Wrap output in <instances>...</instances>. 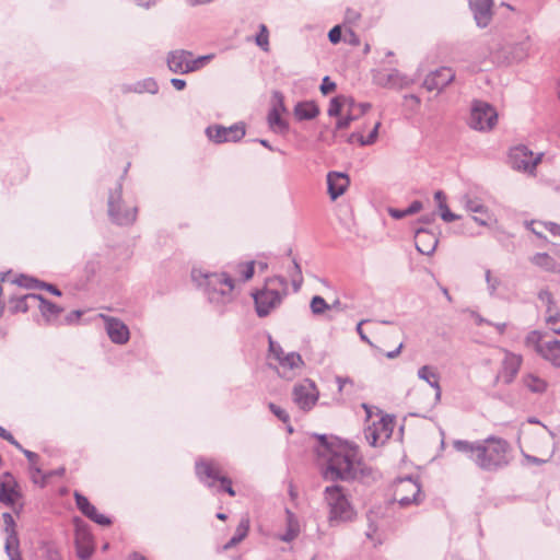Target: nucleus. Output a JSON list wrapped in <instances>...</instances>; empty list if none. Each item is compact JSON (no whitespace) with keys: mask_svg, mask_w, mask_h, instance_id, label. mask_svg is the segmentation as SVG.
Here are the masks:
<instances>
[{"mask_svg":"<svg viewBox=\"0 0 560 560\" xmlns=\"http://www.w3.org/2000/svg\"><path fill=\"white\" fill-rule=\"evenodd\" d=\"M205 132L207 138L215 144L238 142L246 135V126L242 121L235 122L229 127L211 125L206 128Z\"/></svg>","mask_w":560,"mask_h":560,"instance_id":"9","label":"nucleus"},{"mask_svg":"<svg viewBox=\"0 0 560 560\" xmlns=\"http://www.w3.org/2000/svg\"><path fill=\"white\" fill-rule=\"evenodd\" d=\"M39 556L42 560H63L59 548L54 542H43L39 547Z\"/></svg>","mask_w":560,"mask_h":560,"instance_id":"38","label":"nucleus"},{"mask_svg":"<svg viewBox=\"0 0 560 560\" xmlns=\"http://www.w3.org/2000/svg\"><path fill=\"white\" fill-rule=\"evenodd\" d=\"M268 408L271 411V413L275 417H277L280 421H282L283 423H289L290 416L287 412V410H284L283 408H281L280 406H278V405H276L273 402H269L268 404Z\"/></svg>","mask_w":560,"mask_h":560,"instance_id":"51","label":"nucleus"},{"mask_svg":"<svg viewBox=\"0 0 560 560\" xmlns=\"http://www.w3.org/2000/svg\"><path fill=\"white\" fill-rule=\"evenodd\" d=\"M42 295L35 293H27L22 295L12 296L10 299V308L13 313L27 312L31 308H36L40 304Z\"/></svg>","mask_w":560,"mask_h":560,"instance_id":"24","label":"nucleus"},{"mask_svg":"<svg viewBox=\"0 0 560 560\" xmlns=\"http://www.w3.org/2000/svg\"><path fill=\"white\" fill-rule=\"evenodd\" d=\"M74 500L77 508L83 515L93 506L89 499L78 491L74 492Z\"/></svg>","mask_w":560,"mask_h":560,"instance_id":"50","label":"nucleus"},{"mask_svg":"<svg viewBox=\"0 0 560 560\" xmlns=\"http://www.w3.org/2000/svg\"><path fill=\"white\" fill-rule=\"evenodd\" d=\"M107 214L112 223L120 226H129L137 220V206L128 205L122 198V184L117 182L109 190L107 198Z\"/></svg>","mask_w":560,"mask_h":560,"instance_id":"6","label":"nucleus"},{"mask_svg":"<svg viewBox=\"0 0 560 560\" xmlns=\"http://www.w3.org/2000/svg\"><path fill=\"white\" fill-rule=\"evenodd\" d=\"M420 492L421 487L417 480L411 477L400 479L396 489L397 501L400 506H408L411 503L418 504Z\"/></svg>","mask_w":560,"mask_h":560,"instance_id":"13","label":"nucleus"},{"mask_svg":"<svg viewBox=\"0 0 560 560\" xmlns=\"http://www.w3.org/2000/svg\"><path fill=\"white\" fill-rule=\"evenodd\" d=\"M293 114L300 121L312 120L319 115V107L314 101H302L295 104Z\"/></svg>","mask_w":560,"mask_h":560,"instance_id":"27","label":"nucleus"},{"mask_svg":"<svg viewBox=\"0 0 560 560\" xmlns=\"http://www.w3.org/2000/svg\"><path fill=\"white\" fill-rule=\"evenodd\" d=\"M463 207L472 213L482 214V218L472 217V221L481 226H487L492 218L488 207L478 198L472 197L470 194H465L460 198Z\"/></svg>","mask_w":560,"mask_h":560,"instance_id":"18","label":"nucleus"},{"mask_svg":"<svg viewBox=\"0 0 560 560\" xmlns=\"http://www.w3.org/2000/svg\"><path fill=\"white\" fill-rule=\"evenodd\" d=\"M394 424V418L389 415H385L372 425H378V432L383 436V441H387L392 436Z\"/></svg>","mask_w":560,"mask_h":560,"instance_id":"39","label":"nucleus"},{"mask_svg":"<svg viewBox=\"0 0 560 560\" xmlns=\"http://www.w3.org/2000/svg\"><path fill=\"white\" fill-rule=\"evenodd\" d=\"M249 530V520L242 518L240 524L236 527L234 535L231 539L224 545V549L229 550L238 545L248 534Z\"/></svg>","mask_w":560,"mask_h":560,"instance_id":"34","label":"nucleus"},{"mask_svg":"<svg viewBox=\"0 0 560 560\" xmlns=\"http://www.w3.org/2000/svg\"><path fill=\"white\" fill-rule=\"evenodd\" d=\"M191 279L203 289L211 303H225L231 299L234 281L226 273L205 272L194 268Z\"/></svg>","mask_w":560,"mask_h":560,"instance_id":"3","label":"nucleus"},{"mask_svg":"<svg viewBox=\"0 0 560 560\" xmlns=\"http://www.w3.org/2000/svg\"><path fill=\"white\" fill-rule=\"evenodd\" d=\"M2 520L5 532V553L10 560H23L19 551L20 540L15 530L16 525L12 514L9 512L3 513Z\"/></svg>","mask_w":560,"mask_h":560,"instance_id":"12","label":"nucleus"},{"mask_svg":"<svg viewBox=\"0 0 560 560\" xmlns=\"http://www.w3.org/2000/svg\"><path fill=\"white\" fill-rule=\"evenodd\" d=\"M81 315H82L81 311H73L66 316V323L73 324L80 319Z\"/></svg>","mask_w":560,"mask_h":560,"instance_id":"64","label":"nucleus"},{"mask_svg":"<svg viewBox=\"0 0 560 560\" xmlns=\"http://www.w3.org/2000/svg\"><path fill=\"white\" fill-rule=\"evenodd\" d=\"M254 273H255V261H249L246 264L245 269L243 271L244 280L252 279Z\"/></svg>","mask_w":560,"mask_h":560,"instance_id":"61","label":"nucleus"},{"mask_svg":"<svg viewBox=\"0 0 560 560\" xmlns=\"http://www.w3.org/2000/svg\"><path fill=\"white\" fill-rule=\"evenodd\" d=\"M84 516L101 526H109L112 524V520L108 516L98 513L94 505L85 513Z\"/></svg>","mask_w":560,"mask_h":560,"instance_id":"44","label":"nucleus"},{"mask_svg":"<svg viewBox=\"0 0 560 560\" xmlns=\"http://www.w3.org/2000/svg\"><path fill=\"white\" fill-rule=\"evenodd\" d=\"M75 549L81 560H89L94 552L92 535L84 529L78 528L75 532Z\"/></svg>","mask_w":560,"mask_h":560,"instance_id":"23","label":"nucleus"},{"mask_svg":"<svg viewBox=\"0 0 560 560\" xmlns=\"http://www.w3.org/2000/svg\"><path fill=\"white\" fill-rule=\"evenodd\" d=\"M343 109L342 95H337L330 100L327 113L330 117H338Z\"/></svg>","mask_w":560,"mask_h":560,"instance_id":"46","label":"nucleus"},{"mask_svg":"<svg viewBox=\"0 0 560 560\" xmlns=\"http://www.w3.org/2000/svg\"><path fill=\"white\" fill-rule=\"evenodd\" d=\"M365 439L369 444L374 447L386 442L383 441V436L378 432V425H370L365 430Z\"/></svg>","mask_w":560,"mask_h":560,"instance_id":"43","label":"nucleus"},{"mask_svg":"<svg viewBox=\"0 0 560 560\" xmlns=\"http://www.w3.org/2000/svg\"><path fill=\"white\" fill-rule=\"evenodd\" d=\"M455 78V73L451 68L442 67L429 75L423 81V86L428 91H442L446 88Z\"/></svg>","mask_w":560,"mask_h":560,"instance_id":"19","label":"nucleus"},{"mask_svg":"<svg viewBox=\"0 0 560 560\" xmlns=\"http://www.w3.org/2000/svg\"><path fill=\"white\" fill-rule=\"evenodd\" d=\"M523 384L526 388L535 394H541L547 388V382L533 373L526 374L523 377Z\"/></svg>","mask_w":560,"mask_h":560,"instance_id":"36","label":"nucleus"},{"mask_svg":"<svg viewBox=\"0 0 560 560\" xmlns=\"http://www.w3.org/2000/svg\"><path fill=\"white\" fill-rule=\"evenodd\" d=\"M342 104L347 113H354L358 106V103L352 97L345 95H342Z\"/></svg>","mask_w":560,"mask_h":560,"instance_id":"59","label":"nucleus"},{"mask_svg":"<svg viewBox=\"0 0 560 560\" xmlns=\"http://www.w3.org/2000/svg\"><path fill=\"white\" fill-rule=\"evenodd\" d=\"M453 446L466 454L480 469L497 471L509 464V443L500 438L489 436L483 441L455 440Z\"/></svg>","mask_w":560,"mask_h":560,"instance_id":"2","label":"nucleus"},{"mask_svg":"<svg viewBox=\"0 0 560 560\" xmlns=\"http://www.w3.org/2000/svg\"><path fill=\"white\" fill-rule=\"evenodd\" d=\"M288 282L282 276L268 279L262 290L253 294L256 313L259 317H266L272 310L281 304L287 294Z\"/></svg>","mask_w":560,"mask_h":560,"instance_id":"5","label":"nucleus"},{"mask_svg":"<svg viewBox=\"0 0 560 560\" xmlns=\"http://www.w3.org/2000/svg\"><path fill=\"white\" fill-rule=\"evenodd\" d=\"M359 118V115H355L354 113H347L346 116L338 119L336 122V129H346L350 126V124Z\"/></svg>","mask_w":560,"mask_h":560,"instance_id":"54","label":"nucleus"},{"mask_svg":"<svg viewBox=\"0 0 560 560\" xmlns=\"http://www.w3.org/2000/svg\"><path fill=\"white\" fill-rule=\"evenodd\" d=\"M122 92L125 93H150L156 94L159 92V85L153 78H145L143 80L137 81L132 84L124 85Z\"/></svg>","mask_w":560,"mask_h":560,"instance_id":"28","label":"nucleus"},{"mask_svg":"<svg viewBox=\"0 0 560 560\" xmlns=\"http://www.w3.org/2000/svg\"><path fill=\"white\" fill-rule=\"evenodd\" d=\"M336 83L331 81L329 77H324L319 90L324 95H328L336 90Z\"/></svg>","mask_w":560,"mask_h":560,"instance_id":"57","label":"nucleus"},{"mask_svg":"<svg viewBox=\"0 0 560 560\" xmlns=\"http://www.w3.org/2000/svg\"><path fill=\"white\" fill-rule=\"evenodd\" d=\"M530 261L546 271H556L557 268V261L547 253L535 254L530 257Z\"/></svg>","mask_w":560,"mask_h":560,"instance_id":"37","label":"nucleus"},{"mask_svg":"<svg viewBox=\"0 0 560 560\" xmlns=\"http://www.w3.org/2000/svg\"><path fill=\"white\" fill-rule=\"evenodd\" d=\"M342 36V30L340 25H335L329 32H328V39L331 44H338L341 40Z\"/></svg>","mask_w":560,"mask_h":560,"instance_id":"58","label":"nucleus"},{"mask_svg":"<svg viewBox=\"0 0 560 560\" xmlns=\"http://www.w3.org/2000/svg\"><path fill=\"white\" fill-rule=\"evenodd\" d=\"M214 58V55L213 54H209V55H205V56H199L197 58H192L191 57V61H190V69L195 71H198L200 70L201 68H203L207 63H209L212 59Z\"/></svg>","mask_w":560,"mask_h":560,"instance_id":"52","label":"nucleus"},{"mask_svg":"<svg viewBox=\"0 0 560 560\" xmlns=\"http://www.w3.org/2000/svg\"><path fill=\"white\" fill-rule=\"evenodd\" d=\"M418 377L427 382L435 390V400L441 399L442 389L439 383L440 376L430 365H423L418 370Z\"/></svg>","mask_w":560,"mask_h":560,"instance_id":"29","label":"nucleus"},{"mask_svg":"<svg viewBox=\"0 0 560 560\" xmlns=\"http://www.w3.org/2000/svg\"><path fill=\"white\" fill-rule=\"evenodd\" d=\"M498 114L487 102L475 101L471 105L469 126L476 130H490L497 124Z\"/></svg>","mask_w":560,"mask_h":560,"instance_id":"8","label":"nucleus"},{"mask_svg":"<svg viewBox=\"0 0 560 560\" xmlns=\"http://www.w3.org/2000/svg\"><path fill=\"white\" fill-rule=\"evenodd\" d=\"M415 244L420 254L431 256L439 244L438 234L427 228H418L415 231Z\"/></svg>","mask_w":560,"mask_h":560,"instance_id":"16","label":"nucleus"},{"mask_svg":"<svg viewBox=\"0 0 560 560\" xmlns=\"http://www.w3.org/2000/svg\"><path fill=\"white\" fill-rule=\"evenodd\" d=\"M40 283H43V281H39L36 278L28 277L25 275H21L20 277L11 281V284H18L19 287H23L26 289L40 288Z\"/></svg>","mask_w":560,"mask_h":560,"instance_id":"42","label":"nucleus"},{"mask_svg":"<svg viewBox=\"0 0 560 560\" xmlns=\"http://www.w3.org/2000/svg\"><path fill=\"white\" fill-rule=\"evenodd\" d=\"M291 282L293 285L294 291H299L303 283V276H302V269L300 264L296 261L295 258L292 260V268L288 271Z\"/></svg>","mask_w":560,"mask_h":560,"instance_id":"41","label":"nucleus"},{"mask_svg":"<svg viewBox=\"0 0 560 560\" xmlns=\"http://www.w3.org/2000/svg\"><path fill=\"white\" fill-rule=\"evenodd\" d=\"M270 109H276L278 113L287 112V107L284 104V96L281 92L273 91L272 96H271V108Z\"/></svg>","mask_w":560,"mask_h":560,"instance_id":"47","label":"nucleus"},{"mask_svg":"<svg viewBox=\"0 0 560 560\" xmlns=\"http://www.w3.org/2000/svg\"><path fill=\"white\" fill-rule=\"evenodd\" d=\"M350 184L349 176L341 172H329L327 174V188L331 200L342 196Z\"/></svg>","mask_w":560,"mask_h":560,"instance_id":"22","label":"nucleus"},{"mask_svg":"<svg viewBox=\"0 0 560 560\" xmlns=\"http://www.w3.org/2000/svg\"><path fill=\"white\" fill-rule=\"evenodd\" d=\"M42 302L40 304H37V307L40 313H42V316L44 317V319L46 320V323L50 324V323H54L58 319L60 313L63 311L62 307L56 305L55 303L44 299L42 296Z\"/></svg>","mask_w":560,"mask_h":560,"instance_id":"31","label":"nucleus"},{"mask_svg":"<svg viewBox=\"0 0 560 560\" xmlns=\"http://www.w3.org/2000/svg\"><path fill=\"white\" fill-rule=\"evenodd\" d=\"M282 113L276 109H269L267 120L269 127L278 133H285L289 131V124L281 117Z\"/></svg>","mask_w":560,"mask_h":560,"instance_id":"35","label":"nucleus"},{"mask_svg":"<svg viewBox=\"0 0 560 560\" xmlns=\"http://www.w3.org/2000/svg\"><path fill=\"white\" fill-rule=\"evenodd\" d=\"M319 393L310 378L294 385L292 390L293 402L303 411H310L317 402Z\"/></svg>","mask_w":560,"mask_h":560,"instance_id":"10","label":"nucleus"},{"mask_svg":"<svg viewBox=\"0 0 560 560\" xmlns=\"http://www.w3.org/2000/svg\"><path fill=\"white\" fill-rule=\"evenodd\" d=\"M336 382L338 384L339 392H343L348 385L352 387L354 384L350 377H341V376H337Z\"/></svg>","mask_w":560,"mask_h":560,"instance_id":"60","label":"nucleus"},{"mask_svg":"<svg viewBox=\"0 0 560 560\" xmlns=\"http://www.w3.org/2000/svg\"><path fill=\"white\" fill-rule=\"evenodd\" d=\"M310 308L313 315L319 316L325 314V312L331 310V306L325 301L323 296L314 295L311 299Z\"/></svg>","mask_w":560,"mask_h":560,"instance_id":"40","label":"nucleus"},{"mask_svg":"<svg viewBox=\"0 0 560 560\" xmlns=\"http://www.w3.org/2000/svg\"><path fill=\"white\" fill-rule=\"evenodd\" d=\"M522 364V357L512 352H506L503 360L502 377L506 384L514 381Z\"/></svg>","mask_w":560,"mask_h":560,"instance_id":"26","label":"nucleus"},{"mask_svg":"<svg viewBox=\"0 0 560 560\" xmlns=\"http://www.w3.org/2000/svg\"><path fill=\"white\" fill-rule=\"evenodd\" d=\"M536 351L553 365L560 366V340L552 339L538 342L536 345Z\"/></svg>","mask_w":560,"mask_h":560,"instance_id":"25","label":"nucleus"},{"mask_svg":"<svg viewBox=\"0 0 560 560\" xmlns=\"http://www.w3.org/2000/svg\"><path fill=\"white\" fill-rule=\"evenodd\" d=\"M552 235L560 236V225L555 222L541 223Z\"/></svg>","mask_w":560,"mask_h":560,"instance_id":"62","label":"nucleus"},{"mask_svg":"<svg viewBox=\"0 0 560 560\" xmlns=\"http://www.w3.org/2000/svg\"><path fill=\"white\" fill-rule=\"evenodd\" d=\"M100 316L104 320L106 334L112 342L125 345L129 341L130 331L122 320L104 314Z\"/></svg>","mask_w":560,"mask_h":560,"instance_id":"14","label":"nucleus"},{"mask_svg":"<svg viewBox=\"0 0 560 560\" xmlns=\"http://www.w3.org/2000/svg\"><path fill=\"white\" fill-rule=\"evenodd\" d=\"M366 322H369V320L368 319H362L361 322L358 323V325H357V332L359 334V336H360L362 341L369 343L370 346H373L371 340L368 338V336L362 330V325L365 324Z\"/></svg>","mask_w":560,"mask_h":560,"instance_id":"63","label":"nucleus"},{"mask_svg":"<svg viewBox=\"0 0 560 560\" xmlns=\"http://www.w3.org/2000/svg\"><path fill=\"white\" fill-rule=\"evenodd\" d=\"M278 364L279 376L291 380L295 375L294 371L301 369L304 362L298 352H289L278 361Z\"/></svg>","mask_w":560,"mask_h":560,"instance_id":"21","label":"nucleus"},{"mask_svg":"<svg viewBox=\"0 0 560 560\" xmlns=\"http://www.w3.org/2000/svg\"><path fill=\"white\" fill-rule=\"evenodd\" d=\"M318 445L316 453L326 459L323 469V478L327 481H361L372 475V469L366 467L357 456V452L341 445L325 434H317Z\"/></svg>","mask_w":560,"mask_h":560,"instance_id":"1","label":"nucleus"},{"mask_svg":"<svg viewBox=\"0 0 560 560\" xmlns=\"http://www.w3.org/2000/svg\"><path fill=\"white\" fill-rule=\"evenodd\" d=\"M469 7L479 27H487L492 19L493 0H469Z\"/></svg>","mask_w":560,"mask_h":560,"instance_id":"20","label":"nucleus"},{"mask_svg":"<svg viewBox=\"0 0 560 560\" xmlns=\"http://www.w3.org/2000/svg\"><path fill=\"white\" fill-rule=\"evenodd\" d=\"M255 43L264 51L269 50V32L265 24L259 25V32L255 37Z\"/></svg>","mask_w":560,"mask_h":560,"instance_id":"45","label":"nucleus"},{"mask_svg":"<svg viewBox=\"0 0 560 560\" xmlns=\"http://www.w3.org/2000/svg\"><path fill=\"white\" fill-rule=\"evenodd\" d=\"M410 83L411 80L408 77L401 74L397 69H390L386 73V81H382V86L402 89Z\"/></svg>","mask_w":560,"mask_h":560,"instance_id":"32","label":"nucleus"},{"mask_svg":"<svg viewBox=\"0 0 560 560\" xmlns=\"http://www.w3.org/2000/svg\"><path fill=\"white\" fill-rule=\"evenodd\" d=\"M380 128H381V121H377L374 125L373 129L368 135V137H363V136L359 137L360 144L364 147V145H372L373 143H375V141L377 140V137H378Z\"/></svg>","mask_w":560,"mask_h":560,"instance_id":"49","label":"nucleus"},{"mask_svg":"<svg viewBox=\"0 0 560 560\" xmlns=\"http://www.w3.org/2000/svg\"><path fill=\"white\" fill-rule=\"evenodd\" d=\"M538 299L547 304V313L552 312V305L555 302L551 292L548 290H540L538 293Z\"/></svg>","mask_w":560,"mask_h":560,"instance_id":"56","label":"nucleus"},{"mask_svg":"<svg viewBox=\"0 0 560 560\" xmlns=\"http://www.w3.org/2000/svg\"><path fill=\"white\" fill-rule=\"evenodd\" d=\"M324 498L329 506V521H348L352 517L353 510L347 499L345 489L339 485H332L325 488Z\"/></svg>","mask_w":560,"mask_h":560,"instance_id":"7","label":"nucleus"},{"mask_svg":"<svg viewBox=\"0 0 560 560\" xmlns=\"http://www.w3.org/2000/svg\"><path fill=\"white\" fill-rule=\"evenodd\" d=\"M486 282L489 295L492 298L498 296L497 290L501 284V280L498 278H493L489 269L486 271Z\"/></svg>","mask_w":560,"mask_h":560,"instance_id":"48","label":"nucleus"},{"mask_svg":"<svg viewBox=\"0 0 560 560\" xmlns=\"http://www.w3.org/2000/svg\"><path fill=\"white\" fill-rule=\"evenodd\" d=\"M423 208V203L420 200H413L406 209H398L389 207L387 209L388 214L395 220H401L408 215H413L420 212Z\"/></svg>","mask_w":560,"mask_h":560,"instance_id":"33","label":"nucleus"},{"mask_svg":"<svg viewBox=\"0 0 560 560\" xmlns=\"http://www.w3.org/2000/svg\"><path fill=\"white\" fill-rule=\"evenodd\" d=\"M21 498L18 482L10 472L0 476V502L8 506H14Z\"/></svg>","mask_w":560,"mask_h":560,"instance_id":"15","label":"nucleus"},{"mask_svg":"<svg viewBox=\"0 0 560 560\" xmlns=\"http://www.w3.org/2000/svg\"><path fill=\"white\" fill-rule=\"evenodd\" d=\"M192 52L184 49L172 50L167 54L166 62L170 71L178 74H186L194 72L190 69Z\"/></svg>","mask_w":560,"mask_h":560,"instance_id":"17","label":"nucleus"},{"mask_svg":"<svg viewBox=\"0 0 560 560\" xmlns=\"http://www.w3.org/2000/svg\"><path fill=\"white\" fill-rule=\"evenodd\" d=\"M440 210H441V218L444 222H453L457 219H459V217L455 213H453L447 205L445 202H440Z\"/></svg>","mask_w":560,"mask_h":560,"instance_id":"55","label":"nucleus"},{"mask_svg":"<svg viewBox=\"0 0 560 560\" xmlns=\"http://www.w3.org/2000/svg\"><path fill=\"white\" fill-rule=\"evenodd\" d=\"M541 160V154L534 156V153L525 145H518L511 150L509 161L511 167L516 171L532 173Z\"/></svg>","mask_w":560,"mask_h":560,"instance_id":"11","label":"nucleus"},{"mask_svg":"<svg viewBox=\"0 0 560 560\" xmlns=\"http://www.w3.org/2000/svg\"><path fill=\"white\" fill-rule=\"evenodd\" d=\"M285 514H287V528H285L284 534H282L280 536V539L284 542H291L300 534V524H299L298 517L295 516V514L293 512H291L290 510L287 509Z\"/></svg>","mask_w":560,"mask_h":560,"instance_id":"30","label":"nucleus"},{"mask_svg":"<svg viewBox=\"0 0 560 560\" xmlns=\"http://www.w3.org/2000/svg\"><path fill=\"white\" fill-rule=\"evenodd\" d=\"M269 353L270 355L279 361L282 357H284L287 353H284L282 347L272 340V338L269 336Z\"/></svg>","mask_w":560,"mask_h":560,"instance_id":"53","label":"nucleus"},{"mask_svg":"<svg viewBox=\"0 0 560 560\" xmlns=\"http://www.w3.org/2000/svg\"><path fill=\"white\" fill-rule=\"evenodd\" d=\"M195 470L198 480L215 492H226L234 497L231 478L223 474L221 465L212 459L198 458L195 463Z\"/></svg>","mask_w":560,"mask_h":560,"instance_id":"4","label":"nucleus"}]
</instances>
